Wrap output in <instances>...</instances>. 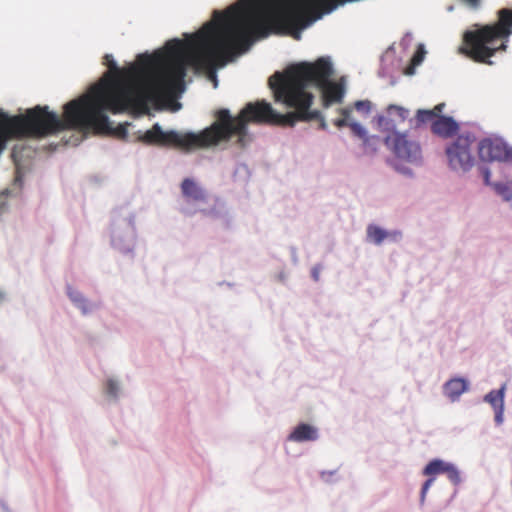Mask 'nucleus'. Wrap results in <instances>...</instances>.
Instances as JSON below:
<instances>
[{
	"label": "nucleus",
	"instance_id": "1",
	"mask_svg": "<svg viewBox=\"0 0 512 512\" xmlns=\"http://www.w3.org/2000/svg\"><path fill=\"white\" fill-rule=\"evenodd\" d=\"M185 40H169L163 50L137 56L136 62L120 69L113 56L106 54L108 71L87 93L93 100H102L113 114L125 111L144 113L148 110V90L138 77L147 70H156L155 94H171L184 88L187 67L206 72L217 86L215 72L224 66V10H215L210 21L197 32L184 34Z\"/></svg>",
	"mask_w": 512,
	"mask_h": 512
},
{
	"label": "nucleus",
	"instance_id": "2",
	"mask_svg": "<svg viewBox=\"0 0 512 512\" xmlns=\"http://www.w3.org/2000/svg\"><path fill=\"white\" fill-rule=\"evenodd\" d=\"M333 73L331 62L326 58H319L314 63L302 62L288 67L283 73H274L268 81L273 91L274 99L284 103L287 107L298 109L305 114L302 122L320 121V128H326L324 117L318 110H311L314 96L307 90L309 86H316L322 91L324 107L343 100L345 89L341 83L329 81Z\"/></svg>",
	"mask_w": 512,
	"mask_h": 512
},
{
	"label": "nucleus",
	"instance_id": "3",
	"mask_svg": "<svg viewBox=\"0 0 512 512\" xmlns=\"http://www.w3.org/2000/svg\"><path fill=\"white\" fill-rule=\"evenodd\" d=\"M105 111L112 110L102 100H93L88 95L69 101L63 107V116H58L56 134L64 130L93 131L95 134L115 136L126 139L129 123L113 127Z\"/></svg>",
	"mask_w": 512,
	"mask_h": 512
},
{
	"label": "nucleus",
	"instance_id": "4",
	"mask_svg": "<svg viewBox=\"0 0 512 512\" xmlns=\"http://www.w3.org/2000/svg\"><path fill=\"white\" fill-rule=\"evenodd\" d=\"M303 116L305 114L298 109L286 114H279L265 100L247 103L237 117L231 116L226 109V144L232 143L240 148L249 144L252 136L247 129L248 123L292 127L301 119H306Z\"/></svg>",
	"mask_w": 512,
	"mask_h": 512
},
{
	"label": "nucleus",
	"instance_id": "5",
	"mask_svg": "<svg viewBox=\"0 0 512 512\" xmlns=\"http://www.w3.org/2000/svg\"><path fill=\"white\" fill-rule=\"evenodd\" d=\"M495 23L484 25L464 34L461 51L479 63L492 64L489 60L497 51H505L512 34V9L503 8L497 13Z\"/></svg>",
	"mask_w": 512,
	"mask_h": 512
},
{
	"label": "nucleus",
	"instance_id": "6",
	"mask_svg": "<svg viewBox=\"0 0 512 512\" xmlns=\"http://www.w3.org/2000/svg\"><path fill=\"white\" fill-rule=\"evenodd\" d=\"M58 115L37 105L24 114L9 116L0 110V152L9 139H42L56 134Z\"/></svg>",
	"mask_w": 512,
	"mask_h": 512
},
{
	"label": "nucleus",
	"instance_id": "7",
	"mask_svg": "<svg viewBox=\"0 0 512 512\" xmlns=\"http://www.w3.org/2000/svg\"><path fill=\"white\" fill-rule=\"evenodd\" d=\"M216 121L200 133H178L176 131L164 132L158 123L151 129L137 133L136 140L151 146H175L186 151L207 148L218 144L224 139V109L216 113Z\"/></svg>",
	"mask_w": 512,
	"mask_h": 512
},
{
	"label": "nucleus",
	"instance_id": "8",
	"mask_svg": "<svg viewBox=\"0 0 512 512\" xmlns=\"http://www.w3.org/2000/svg\"><path fill=\"white\" fill-rule=\"evenodd\" d=\"M473 138L470 135H460L446 148L449 166L455 171L467 172L473 166L470 147Z\"/></svg>",
	"mask_w": 512,
	"mask_h": 512
},
{
	"label": "nucleus",
	"instance_id": "9",
	"mask_svg": "<svg viewBox=\"0 0 512 512\" xmlns=\"http://www.w3.org/2000/svg\"><path fill=\"white\" fill-rule=\"evenodd\" d=\"M385 144L400 159L411 163H418L421 160L420 145L409 139L406 133L393 131L385 137Z\"/></svg>",
	"mask_w": 512,
	"mask_h": 512
},
{
	"label": "nucleus",
	"instance_id": "10",
	"mask_svg": "<svg viewBox=\"0 0 512 512\" xmlns=\"http://www.w3.org/2000/svg\"><path fill=\"white\" fill-rule=\"evenodd\" d=\"M478 154L483 161H512V148L499 138H485L478 144Z\"/></svg>",
	"mask_w": 512,
	"mask_h": 512
},
{
	"label": "nucleus",
	"instance_id": "11",
	"mask_svg": "<svg viewBox=\"0 0 512 512\" xmlns=\"http://www.w3.org/2000/svg\"><path fill=\"white\" fill-rule=\"evenodd\" d=\"M448 464V462H445L441 459H434L425 466L423 469V474L429 478L424 482L421 489V503H424L426 494L435 481V476L439 474H445Z\"/></svg>",
	"mask_w": 512,
	"mask_h": 512
},
{
	"label": "nucleus",
	"instance_id": "12",
	"mask_svg": "<svg viewBox=\"0 0 512 512\" xmlns=\"http://www.w3.org/2000/svg\"><path fill=\"white\" fill-rule=\"evenodd\" d=\"M339 112L342 115V117L339 119H336L334 121V125L338 128H343V127L348 126L351 129L352 133L356 137L363 140V142L365 144L368 143L369 137L367 135V131L365 130V128L362 125H360L358 122L352 121L350 119L351 113H352V107L341 108V109H339Z\"/></svg>",
	"mask_w": 512,
	"mask_h": 512
},
{
	"label": "nucleus",
	"instance_id": "13",
	"mask_svg": "<svg viewBox=\"0 0 512 512\" xmlns=\"http://www.w3.org/2000/svg\"><path fill=\"white\" fill-rule=\"evenodd\" d=\"M181 192L187 203H202L207 195L204 189L191 178H185L181 183Z\"/></svg>",
	"mask_w": 512,
	"mask_h": 512
},
{
	"label": "nucleus",
	"instance_id": "14",
	"mask_svg": "<svg viewBox=\"0 0 512 512\" xmlns=\"http://www.w3.org/2000/svg\"><path fill=\"white\" fill-rule=\"evenodd\" d=\"M459 126L451 117L438 116L432 124L433 133L441 137H451L457 133Z\"/></svg>",
	"mask_w": 512,
	"mask_h": 512
},
{
	"label": "nucleus",
	"instance_id": "15",
	"mask_svg": "<svg viewBox=\"0 0 512 512\" xmlns=\"http://www.w3.org/2000/svg\"><path fill=\"white\" fill-rule=\"evenodd\" d=\"M504 392L505 387L503 386L498 390L490 391L484 398V400L493 407L495 411V421L497 424H501L503 422Z\"/></svg>",
	"mask_w": 512,
	"mask_h": 512
},
{
	"label": "nucleus",
	"instance_id": "16",
	"mask_svg": "<svg viewBox=\"0 0 512 512\" xmlns=\"http://www.w3.org/2000/svg\"><path fill=\"white\" fill-rule=\"evenodd\" d=\"M468 390V382L460 377L452 378L443 386V393L452 402L457 401L459 397Z\"/></svg>",
	"mask_w": 512,
	"mask_h": 512
},
{
	"label": "nucleus",
	"instance_id": "17",
	"mask_svg": "<svg viewBox=\"0 0 512 512\" xmlns=\"http://www.w3.org/2000/svg\"><path fill=\"white\" fill-rule=\"evenodd\" d=\"M318 438L317 429L310 424L301 423L297 425L288 436L293 442L314 441Z\"/></svg>",
	"mask_w": 512,
	"mask_h": 512
},
{
	"label": "nucleus",
	"instance_id": "18",
	"mask_svg": "<svg viewBox=\"0 0 512 512\" xmlns=\"http://www.w3.org/2000/svg\"><path fill=\"white\" fill-rule=\"evenodd\" d=\"M68 296L73 301V303L82 310L84 314L88 313L91 310V305L88 301L83 297V295L74 290L73 288H68Z\"/></svg>",
	"mask_w": 512,
	"mask_h": 512
},
{
	"label": "nucleus",
	"instance_id": "19",
	"mask_svg": "<svg viewBox=\"0 0 512 512\" xmlns=\"http://www.w3.org/2000/svg\"><path fill=\"white\" fill-rule=\"evenodd\" d=\"M444 107H445V104L440 103V104H437L432 110H418L417 111V120L422 123L430 121V120L438 117Z\"/></svg>",
	"mask_w": 512,
	"mask_h": 512
},
{
	"label": "nucleus",
	"instance_id": "20",
	"mask_svg": "<svg viewBox=\"0 0 512 512\" xmlns=\"http://www.w3.org/2000/svg\"><path fill=\"white\" fill-rule=\"evenodd\" d=\"M388 235L389 234L385 230L376 225H369L367 227L368 239L377 245L381 244Z\"/></svg>",
	"mask_w": 512,
	"mask_h": 512
},
{
	"label": "nucleus",
	"instance_id": "21",
	"mask_svg": "<svg viewBox=\"0 0 512 512\" xmlns=\"http://www.w3.org/2000/svg\"><path fill=\"white\" fill-rule=\"evenodd\" d=\"M492 187L504 200L509 201L512 199V191L507 184L493 183Z\"/></svg>",
	"mask_w": 512,
	"mask_h": 512
},
{
	"label": "nucleus",
	"instance_id": "22",
	"mask_svg": "<svg viewBox=\"0 0 512 512\" xmlns=\"http://www.w3.org/2000/svg\"><path fill=\"white\" fill-rule=\"evenodd\" d=\"M387 112L391 116H396L400 121H404L408 117V110L397 105H389Z\"/></svg>",
	"mask_w": 512,
	"mask_h": 512
},
{
	"label": "nucleus",
	"instance_id": "23",
	"mask_svg": "<svg viewBox=\"0 0 512 512\" xmlns=\"http://www.w3.org/2000/svg\"><path fill=\"white\" fill-rule=\"evenodd\" d=\"M352 109H355L364 116H368L372 109V103L369 100H359L354 103Z\"/></svg>",
	"mask_w": 512,
	"mask_h": 512
},
{
	"label": "nucleus",
	"instance_id": "24",
	"mask_svg": "<svg viewBox=\"0 0 512 512\" xmlns=\"http://www.w3.org/2000/svg\"><path fill=\"white\" fill-rule=\"evenodd\" d=\"M445 474L454 485H458L461 482L460 473L453 464H448Z\"/></svg>",
	"mask_w": 512,
	"mask_h": 512
},
{
	"label": "nucleus",
	"instance_id": "25",
	"mask_svg": "<svg viewBox=\"0 0 512 512\" xmlns=\"http://www.w3.org/2000/svg\"><path fill=\"white\" fill-rule=\"evenodd\" d=\"M424 55H425V50H424L423 46L420 45L411 59L412 65L413 66L419 65L423 61Z\"/></svg>",
	"mask_w": 512,
	"mask_h": 512
},
{
	"label": "nucleus",
	"instance_id": "26",
	"mask_svg": "<svg viewBox=\"0 0 512 512\" xmlns=\"http://www.w3.org/2000/svg\"><path fill=\"white\" fill-rule=\"evenodd\" d=\"M106 393L109 396L116 397L118 393V385L113 380H108L106 384Z\"/></svg>",
	"mask_w": 512,
	"mask_h": 512
},
{
	"label": "nucleus",
	"instance_id": "27",
	"mask_svg": "<svg viewBox=\"0 0 512 512\" xmlns=\"http://www.w3.org/2000/svg\"><path fill=\"white\" fill-rule=\"evenodd\" d=\"M479 171H480L481 175L483 176V180H484L485 185L492 186L493 183L490 182V171H489V169L487 167H485V166H481V167H479Z\"/></svg>",
	"mask_w": 512,
	"mask_h": 512
},
{
	"label": "nucleus",
	"instance_id": "28",
	"mask_svg": "<svg viewBox=\"0 0 512 512\" xmlns=\"http://www.w3.org/2000/svg\"><path fill=\"white\" fill-rule=\"evenodd\" d=\"M463 1L466 2L469 6H471L473 8L478 7L480 4V0H463Z\"/></svg>",
	"mask_w": 512,
	"mask_h": 512
},
{
	"label": "nucleus",
	"instance_id": "29",
	"mask_svg": "<svg viewBox=\"0 0 512 512\" xmlns=\"http://www.w3.org/2000/svg\"><path fill=\"white\" fill-rule=\"evenodd\" d=\"M312 276H313L315 281L319 280V272H318V270L316 268L313 269Z\"/></svg>",
	"mask_w": 512,
	"mask_h": 512
},
{
	"label": "nucleus",
	"instance_id": "30",
	"mask_svg": "<svg viewBox=\"0 0 512 512\" xmlns=\"http://www.w3.org/2000/svg\"><path fill=\"white\" fill-rule=\"evenodd\" d=\"M384 121H386L385 117H383V116H379V117H378V124H379L380 126H382V124H383V122H384Z\"/></svg>",
	"mask_w": 512,
	"mask_h": 512
},
{
	"label": "nucleus",
	"instance_id": "31",
	"mask_svg": "<svg viewBox=\"0 0 512 512\" xmlns=\"http://www.w3.org/2000/svg\"><path fill=\"white\" fill-rule=\"evenodd\" d=\"M2 298V294L0 293V299Z\"/></svg>",
	"mask_w": 512,
	"mask_h": 512
}]
</instances>
